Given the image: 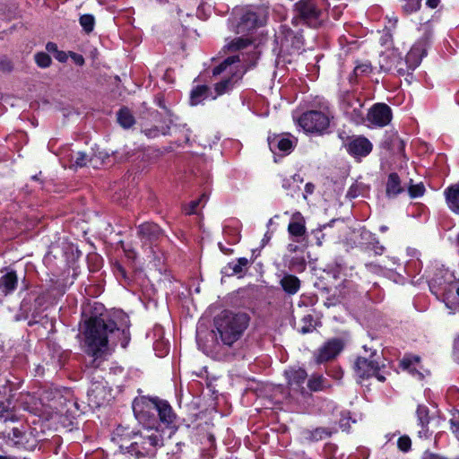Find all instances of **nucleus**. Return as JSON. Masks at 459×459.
Masks as SVG:
<instances>
[{
    "instance_id": "obj_1",
    "label": "nucleus",
    "mask_w": 459,
    "mask_h": 459,
    "mask_svg": "<svg viewBox=\"0 0 459 459\" xmlns=\"http://www.w3.org/2000/svg\"><path fill=\"white\" fill-rule=\"evenodd\" d=\"M84 345L87 354L94 358L92 363L108 351V338L119 333L115 321L108 316H91L84 323Z\"/></svg>"
},
{
    "instance_id": "obj_2",
    "label": "nucleus",
    "mask_w": 459,
    "mask_h": 459,
    "mask_svg": "<svg viewBox=\"0 0 459 459\" xmlns=\"http://www.w3.org/2000/svg\"><path fill=\"white\" fill-rule=\"evenodd\" d=\"M162 446V437L157 428H143L137 432L121 434L119 447L137 458L153 456L158 446Z\"/></svg>"
},
{
    "instance_id": "obj_3",
    "label": "nucleus",
    "mask_w": 459,
    "mask_h": 459,
    "mask_svg": "<svg viewBox=\"0 0 459 459\" xmlns=\"http://www.w3.org/2000/svg\"><path fill=\"white\" fill-rule=\"evenodd\" d=\"M250 317L244 312L223 310L214 318V326L223 345L231 347L244 334Z\"/></svg>"
},
{
    "instance_id": "obj_4",
    "label": "nucleus",
    "mask_w": 459,
    "mask_h": 459,
    "mask_svg": "<svg viewBox=\"0 0 459 459\" xmlns=\"http://www.w3.org/2000/svg\"><path fill=\"white\" fill-rule=\"evenodd\" d=\"M325 13L318 0H299L293 6L292 23L316 29L323 25Z\"/></svg>"
},
{
    "instance_id": "obj_5",
    "label": "nucleus",
    "mask_w": 459,
    "mask_h": 459,
    "mask_svg": "<svg viewBox=\"0 0 459 459\" xmlns=\"http://www.w3.org/2000/svg\"><path fill=\"white\" fill-rule=\"evenodd\" d=\"M268 15L267 8L264 6H249L240 17L237 25V33L249 34L255 29L264 26Z\"/></svg>"
},
{
    "instance_id": "obj_6",
    "label": "nucleus",
    "mask_w": 459,
    "mask_h": 459,
    "mask_svg": "<svg viewBox=\"0 0 459 459\" xmlns=\"http://www.w3.org/2000/svg\"><path fill=\"white\" fill-rule=\"evenodd\" d=\"M366 352L370 351L368 357H358L355 362V371L359 377L368 378L376 377L380 382H385V377L380 373L385 368V365L380 366L379 362L375 359L377 351H372L368 345L363 346Z\"/></svg>"
},
{
    "instance_id": "obj_7",
    "label": "nucleus",
    "mask_w": 459,
    "mask_h": 459,
    "mask_svg": "<svg viewBox=\"0 0 459 459\" xmlns=\"http://www.w3.org/2000/svg\"><path fill=\"white\" fill-rule=\"evenodd\" d=\"M47 303V297L45 295H29V297L23 299L21 304V310L24 314L25 318L30 319L29 325L40 323L46 316H42V313Z\"/></svg>"
},
{
    "instance_id": "obj_8",
    "label": "nucleus",
    "mask_w": 459,
    "mask_h": 459,
    "mask_svg": "<svg viewBox=\"0 0 459 459\" xmlns=\"http://www.w3.org/2000/svg\"><path fill=\"white\" fill-rule=\"evenodd\" d=\"M329 117L317 110L307 111L299 118V126L310 133H323L329 126Z\"/></svg>"
},
{
    "instance_id": "obj_9",
    "label": "nucleus",
    "mask_w": 459,
    "mask_h": 459,
    "mask_svg": "<svg viewBox=\"0 0 459 459\" xmlns=\"http://www.w3.org/2000/svg\"><path fill=\"white\" fill-rule=\"evenodd\" d=\"M70 163V167L75 169L86 166L98 169L104 164V158L101 156V153L97 155L93 152H76L71 154Z\"/></svg>"
},
{
    "instance_id": "obj_10",
    "label": "nucleus",
    "mask_w": 459,
    "mask_h": 459,
    "mask_svg": "<svg viewBox=\"0 0 459 459\" xmlns=\"http://www.w3.org/2000/svg\"><path fill=\"white\" fill-rule=\"evenodd\" d=\"M380 67L386 72L394 70L400 75L409 74V70L405 65V59H403L400 54L395 50H392L390 53L382 56Z\"/></svg>"
},
{
    "instance_id": "obj_11",
    "label": "nucleus",
    "mask_w": 459,
    "mask_h": 459,
    "mask_svg": "<svg viewBox=\"0 0 459 459\" xmlns=\"http://www.w3.org/2000/svg\"><path fill=\"white\" fill-rule=\"evenodd\" d=\"M391 119V108L384 103L374 105L368 113V120L377 126H386Z\"/></svg>"
},
{
    "instance_id": "obj_12",
    "label": "nucleus",
    "mask_w": 459,
    "mask_h": 459,
    "mask_svg": "<svg viewBox=\"0 0 459 459\" xmlns=\"http://www.w3.org/2000/svg\"><path fill=\"white\" fill-rule=\"evenodd\" d=\"M342 342L338 339H333L322 346L317 352L316 360L317 363H324L334 359L342 350Z\"/></svg>"
},
{
    "instance_id": "obj_13",
    "label": "nucleus",
    "mask_w": 459,
    "mask_h": 459,
    "mask_svg": "<svg viewBox=\"0 0 459 459\" xmlns=\"http://www.w3.org/2000/svg\"><path fill=\"white\" fill-rule=\"evenodd\" d=\"M137 233L144 244H152L162 236L161 229L152 222L141 224Z\"/></svg>"
},
{
    "instance_id": "obj_14",
    "label": "nucleus",
    "mask_w": 459,
    "mask_h": 459,
    "mask_svg": "<svg viewBox=\"0 0 459 459\" xmlns=\"http://www.w3.org/2000/svg\"><path fill=\"white\" fill-rule=\"evenodd\" d=\"M417 416L420 424L422 427V430L419 431L420 436L422 434L426 436L429 430V425L437 427L440 423V419L434 415H429L428 407L424 405H419L417 409Z\"/></svg>"
},
{
    "instance_id": "obj_15",
    "label": "nucleus",
    "mask_w": 459,
    "mask_h": 459,
    "mask_svg": "<svg viewBox=\"0 0 459 459\" xmlns=\"http://www.w3.org/2000/svg\"><path fill=\"white\" fill-rule=\"evenodd\" d=\"M426 54L425 44L417 42L405 56V65L410 71H413L421 62L423 56Z\"/></svg>"
},
{
    "instance_id": "obj_16",
    "label": "nucleus",
    "mask_w": 459,
    "mask_h": 459,
    "mask_svg": "<svg viewBox=\"0 0 459 459\" xmlns=\"http://www.w3.org/2000/svg\"><path fill=\"white\" fill-rule=\"evenodd\" d=\"M372 151L371 143L365 137H358L348 144V152L354 156L365 157Z\"/></svg>"
},
{
    "instance_id": "obj_17",
    "label": "nucleus",
    "mask_w": 459,
    "mask_h": 459,
    "mask_svg": "<svg viewBox=\"0 0 459 459\" xmlns=\"http://www.w3.org/2000/svg\"><path fill=\"white\" fill-rule=\"evenodd\" d=\"M250 260L246 257L238 258L236 262L229 263L222 270V273L227 276L238 275L242 277L246 274L249 265Z\"/></svg>"
},
{
    "instance_id": "obj_18",
    "label": "nucleus",
    "mask_w": 459,
    "mask_h": 459,
    "mask_svg": "<svg viewBox=\"0 0 459 459\" xmlns=\"http://www.w3.org/2000/svg\"><path fill=\"white\" fill-rule=\"evenodd\" d=\"M150 402L153 405V408L158 411L160 420L167 424H169L174 420V413L170 405L165 402L160 401L158 398H152Z\"/></svg>"
},
{
    "instance_id": "obj_19",
    "label": "nucleus",
    "mask_w": 459,
    "mask_h": 459,
    "mask_svg": "<svg viewBox=\"0 0 459 459\" xmlns=\"http://www.w3.org/2000/svg\"><path fill=\"white\" fill-rule=\"evenodd\" d=\"M404 188L401 185V179L397 173H391L386 182V195L390 198L396 197L403 193Z\"/></svg>"
},
{
    "instance_id": "obj_20",
    "label": "nucleus",
    "mask_w": 459,
    "mask_h": 459,
    "mask_svg": "<svg viewBox=\"0 0 459 459\" xmlns=\"http://www.w3.org/2000/svg\"><path fill=\"white\" fill-rule=\"evenodd\" d=\"M445 195L450 210L459 214V184L449 186L445 191Z\"/></svg>"
},
{
    "instance_id": "obj_21",
    "label": "nucleus",
    "mask_w": 459,
    "mask_h": 459,
    "mask_svg": "<svg viewBox=\"0 0 459 459\" xmlns=\"http://www.w3.org/2000/svg\"><path fill=\"white\" fill-rule=\"evenodd\" d=\"M280 284L283 290L289 295L296 294L300 288L299 279L292 274L284 275L280 281Z\"/></svg>"
},
{
    "instance_id": "obj_22",
    "label": "nucleus",
    "mask_w": 459,
    "mask_h": 459,
    "mask_svg": "<svg viewBox=\"0 0 459 459\" xmlns=\"http://www.w3.org/2000/svg\"><path fill=\"white\" fill-rule=\"evenodd\" d=\"M289 385L292 391L298 392L300 385L304 383L307 375L304 369L299 368L287 373Z\"/></svg>"
},
{
    "instance_id": "obj_23",
    "label": "nucleus",
    "mask_w": 459,
    "mask_h": 459,
    "mask_svg": "<svg viewBox=\"0 0 459 459\" xmlns=\"http://www.w3.org/2000/svg\"><path fill=\"white\" fill-rule=\"evenodd\" d=\"M17 282L16 273L14 272H8L0 278V291L7 295L16 288Z\"/></svg>"
},
{
    "instance_id": "obj_24",
    "label": "nucleus",
    "mask_w": 459,
    "mask_h": 459,
    "mask_svg": "<svg viewBox=\"0 0 459 459\" xmlns=\"http://www.w3.org/2000/svg\"><path fill=\"white\" fill-rule=\"evenodd\" d=\"M301 221L302 217L299 212H296L293 214L292 221H290L288 227L290 234L295 237H301L305 234L306 228Z\"/></svg>"
},
{
    "instance_id": "obj_25",
    "label": "nucleus",
    "mask_w": 459,
    "mask_h": 459,
    "mask_svg": "<svg viewBox=\"0 0 459 459\" xmlns=\"http://www.w3.org/2000/svg\"><path fill=\"white\" fill-rule=\"evenodd\" d=\"M268 142L271 149L277 147L280 151L284 152H290L293 148V142L286 137H269Z\"/></svg>"
},
{
    "instance_id": "obj_26",
    "label": "nucleus",
    "mask_w": 459,
    "mask_h": 459,
    "mask_svg": "<svg viewBox=\"0 0 459 459\" xmlns=\"http://www.w3.org/2000/svg\"><path fill=\"white\" fill-rule=\"evenodd\" d=\"M241 77H242V74L238 75L237 74H234L230 77H229V78H227L225 80H222L221 82L216 83L215 84V91H216L217 94L218 95H221V94L227 92L228 91H230V89H232L234 84L239 79H241Z\"/></svg>"
},
{
    "instance_id": "obj_27",
    "label": "nucleus",
    "mask_w": 459,
    "mask_h": 459,
    "mask_svg": "<svg viewBox=\"0 0 459 459\" xmlns=\"http://www.w3.org/2000/svg\"><path fill=\"white\" fill-rule=\"evenodd\" d=\"M117 121L124 128H129L135 123L133 114L126 107L120 108L117 112Z\"/></svg>"
},
{
    "instance_id": "obj_28",
    "label": "nucleus",
    "mask_w": 459,
    "mask_h": 459,
    "mask_svg": "<svg viewBox=\"0 0 459 459\" xmlns=\"http://www.w3.org/2000/svg\"><path fill=\"white\" fill-rule=\"evenodd\" d=\"M0 420L4 421H16L17 417L11 408V401L7 399L5 402L0 401Z\"/></svg>"
},
{
    "instance_id": "obj_29",
    "label": "nucleus",
    "mask_w": 459,
    "mask_h": 459,
    "mask_svg": "<svg viewBox=\"0 0 459 459\" xmlns=\"http://www.w3.org/2000/svg\"><path fill=\"white\" fill-rule=\"evenodd\" d=\"M209 88L205 85L197 86L191 92V103L192 105L198 104L203 99L207 97Z\"/></svg>"
},
{
    "instance_id": "obj_30",
    "label": "nucleus",
    "mask_w": 459,
    "mask_h": 459,
    "mask_svg": "<svg viewBox=\"0 0 459 459\" xmlns=\"http://www.w3.org/2000/svg\"><path fill=\"white\" fill-rule=\"evenodd\" d=\"M332 435V431L326 428H316L313 431L308 432L307 438L310 441H319L329 437Z\"/></svg>"
},
{
    "instance_id": "obj_31",
    "label": "nucleus",
    "mask_w": 459,
    "mask_h": 459,
    "mask_svg": "<svg viewBox=\"0 0 459 459\" xmlns=\"http://www.w3.org/2000/svg\"><path fill=\"white\" fill-rule=\"evenodd\" d=\"M253 39L251 38H244L239 37L233 39L228 46L230 51H237L246 48L247 45L251 44Z\"/></svg>"
},
{
    "instance_id": "obj_32",
    "label": "nucleus",
    "mask_w": 459,
    "mask_h": 459,
    "mask_svg": "<svg viewBox=\"0 0 459 459\" xmlns=\"http://www.w3.org/2000/svg\"><path fill=\"white\" fill-rule=\"evenodd\" d=\"M445 301L447 307L456 309L455 307H459V287H456L455 293L450 290L446 296Z\"/></svg>"
},
{
    "instance_id": "obj_33",
    "label": "nucleus",
    "mask_w": 459,
    "mask_h": 459,
    "mask_svg": "<svg viewBox=\"0 0 459 459\" xmlns=\"http://www.w3.org/2000/svg\"><path fill=\"white\" fill-rule=\"evenodd\" d=\"M238 61H239L238 56H231L227 57L221 64H220L219 65H217L216 67L213 68V70H212L213 75L221 74L222 72H224L226 70V68L229 65H230L236 62H238Z\"/></svg>"
},
{
    "instance_id": "obj_34",
    "label": "nucleus",
    "mask_w": 459,
    "mask_h": 459,
    "mask_svg": "<svg viewBox=\"0 0 459 459\" xmlns=\"http://www.w3.org/2000/svg\"><path fill=\"white\" fill-rule=\"evenodd\" d=\"M95 20L91 14H83L80 17V24L86 33L93 30Z\"/></svg>"
},
{
    "instance_id": "obj_35",
    "label": "nucleus",
    "mask_w": 459,
    "mask_h": 459,
    "mask_svg": "<svg viewBox=\"0 0 459 459\" xmlns=\"http://www.w3.org/2000/svg\"><path fill=\"white\" fill-rule=\"evenodd\" d=\"M307 386L311 391H320L325 387V379L322 376L313 377L308 380Z\"/></svg>"
},
{
    "instance_id": "obj_36",
    "label": "nucleus",
    "mask_w": 459,
    "mask_h": 459,
    "mask_svg": "<svg viewBox=\"0 0 459 459\" xmlns=\"http://www.w3.org/2000/svg\"><path fill=\"white\" fill-rule=\"evenodd\" d=\"M35 61L39 67L46 68L51 64L50 56L44 52H39L35 55Z\"/></svg>"
},
{
    "instance_id": "obj_37",
    "label": "nucleus",
    "mask_w": 459,
    "mask_h": 459,
    "mask_svg": "<svg viewBox=\"0 0 459 459\" xmlns=\"http://www.w3.org/2000/svg\"><path fill=\"white\" fill-rule=\"evenodd\" d=\"M408 192L411 198L421 196L425 192L424 185L422 183L411 185L408 188Z\"/></svg>"
},
{
    "instance_id": "obj_38",
    "label": "nucleus",
    "mask_w": 459,
    "mask_h": 459,
    "mask_svg": "<svg viewBox=\"0 0 459 459\" xmlns=\"http://www.w3.org/2000/svg\"><path fill=\"white\" fill-rule=\"evenodd\" d=\"M371 71H372V68H371L370 64H368V63L360 64V65H358L354 68L353 76L359 77V76H361L364 74H368L371 73Z\"/></svg>"
},
{
    "instance_id": "obj_39",
    "label": "nucleus",
    "mask_w": 459,
    "mask_h": 459,
    "mask_svg": "<svg viewBox=\"0 0 459 459\" xmlns=\"http://www.w3.org/2000/svg\"><path fill=\"white\" fill-rule=\"evenodd\" d=\"M306 267V261L304 257H293L290 262V268L301 272Z\"/></svg>"
},
{
    "instance_id": "obj_40",
    "label": "nucleus",
    "mask_w": 459,
    "mask_h": 459,
    "mask_svg": "<svg viewBox=\"0 0 459 459\" xmlns=\"http://www.w3.org/2000/svg\"><path fill=\"white\" fill-rule=\"evenodd\" d=\"M203 200H207V196L205 194H203L201 195V197L197 200H195V201H192L188 205L187 207H185V211H186V214H194L195 213V209L196 207L199 205V204L203 201Z\"/></svg>"
},
{
    "instance_id": "obj_41",
    "label": "nucleus",
    "mask_w": 459,
    "mask_h": 459,
    "mask_svg": "<svg viewBox=\"0 0 459 459\" xmlns=\"http://www.w3.org/2000/svg\"><path fill=\"white\" fill-rule=\"evenodd\" d=\"M397 446L399 449L403 452L409 451L411 446V438L408 436H403L399 437Z\"/></svg>"
},
{
    "instance_id": "obj_42",
    "label": "nucleus",
    "mask_w": 459,
    "mask_h": 459,
    "mask_svg": "<svg viewBox=\"0 0 459 459\" xmlns=\"http://www.w3.org/2000/svg\"><path fill=\"white\" fill-rule=\"evenodd\" d=\"M406 4L403 5V10L406 13H412L417 11L420 6L421 0H405Z\"/></svg>"
},
{
    "instance_id": "obj_43",
    "label": "nucleus",
    "mask_w": 459,
    "mask_h": 459,
    "mask_svg": "<svg viewBox=\"0 0 459 459\" xmlns=\"http://www.w3.org/2000/svg\"><path fill=\"white\" fill-rule=\"evenodd\" d=\"M169 129H170V126L167 125L165 126H161L160 129L158 127L147 129V130H145V134L149 136H156L157 135L156 132L160 131L162 134L166 135L169 133Z\"/></svg>"
},
{
    "instance_id": "obj_44",
    "label": "nucleus",
    "mask_w": 459,
    "mask_h": 459,
    "mask_svg": "<svg viewBox=\"0 0 459 459\" xmlns=\"http://www.w3.org/2000/svg\"><path fill=\"white\" fill-rule=\"evenodd\" d=\"M13 66L12 62L7 58L0 59V70L3 72L10 73L13 70Z\"/></svg>"
},
{
    "instance_id": "obj_45",
    "label": "nucleus",
    "mask_w": 459,
    "mask_h": 459,
    "mask_svg": "<svg viewBox=\"0 0 459 459\" xmlns=\"http://www.w3.org/2000/svg\"><path fill=\"white\" fill-rule=\"evenodd\" d=\"M419 361H420V357H418V356H414L412 358H403V360L401 361V366L404 369H409L411 365L413 362H419Z\"/></svg>"
},
{
    "instance_id": "obj_46",
    "label": "nucleus",
    "mask_w": 459,
    "mask_h": 459,
    "mask_svg": "<svg viewBox=\"0 0 459 459\" xmlns=\"http://www.w3.org/2000/svg\"><path fill=\"white\" fill-rule=\"evenodd\" d=\"M70 56H72V58L77 65H82L84 64V58L82 55H79V54H76L74 52H70Z\"/></svg>"
},
{
    "instance_id": "obj_47",
    "label": "nucleus",
    "mask_w": 459,
    "mask_h": 459,
    "mask_svg": "<svg viewBox=\"0 0 459 459\" xmlns=\"http://www.w3.org/2000/svg\"><path fill=\"white\" fill-rule=\"evenodd\" d=\"M55 57L59 61V62H65L66 59H67V55L65 52L64 51H56V53L55 54Z\"/></svg>"
},
{
    "instance_id": "obj_48",
    "label": "nucleus",
    "mask_w": 459,
    "mask_h": 459,
    "mask_svg": "<svg viewBox=\"0 0 459 459\" xmlns=\"http://www.w3.org/2000/svg\"><path fill=\"white\" fill-rule=\"evenodd\" d=\"M46 49L49 52V53H53L54 55L56 53V51H58L57 49V46L56 43L54 42H48L47 45H46Z\"/></svg>"
},
{
    "instance_id": "obj_49",
    "label": "nucleus",
    "mask_w": 459,
    "mask_h": 459,
    "mask_svg": "<svg viewBox=\"0 0 459 459\" xmlns=\"http://www.w3.org/2000/svg\"><path fill=\"white\" fill-rule=\"evenodd\" d=\"M439 2H440V0H426V4L429 8L434 9V8L437 7Z\"/></svg>"
},
{
    "instance_id": "obj_50",
    "label": "nucleus",
    "mask_w": 459,
    "mask_h": 459,
    "mask_svg": "<svg viewBox=\"0 0 459 459\" xmlns=\"http://www.w3.org/2000/svg\"><path fill=\"white\" fill-rule=\"evenodd\" d=\"M451 425L453 432L457 436L459 433V423H455L454 420H451Z\"/></svg>"
},
{
    "instance_id": "obj_51",
    "label": "nucleus",
    "mask_w": 459,
    "mask_h": 459,
    "mask_svg": "<svg viewBox=\"0 0 459 459\" xmlns=\"http://www.w3.org/2000/svg\"><path fill=\"white\" fill-rule=\"evenodd\" d=\"M313 188H314V186H313L311 183H307V184L306 185V191H307V193H310V194H311V193L313 192Z\"/></svg>"
},
{
    "instance_id": "obj_52",
    "label": "nucleus",
    "mask_w": 459,
    "mask_h": 459,
    "mask_svg": "<svg viewBox=\"0 0 459 459\" xmlns=\"http://www.w3.org/2000/svg\"><path fill=\"white\" fill-rule=\"evenodd\" d=\"M297 249H298V246H296V245L290 244V245L288 246V250H289L290 252H296V251H297Z\"/></svg>"
},
{
    "instance_id": "obj_53",
    "label": "nucleus",
    "mask_w": 459,
    "mask_h": 459,
    "mask_svg": "<svg viewBox=\"0 0 459 459\" xmlns=\"http://www.w3.org/2000/svg\"><path fill=\"white\" fill-rule=\"evenodd\" d=\"M134 414L139 420H142L143 418V412H138L136 408L134 407Z\"/></svg>"
},
{
    "instance_id": "obj_54",
    "label": "nucleus",
    "mask_w": 459,
    "mask_h": 459,
    "mask_svg": "<svg viewBox=\"0 0 459 459\" xmlns=\"http://www.w3.org/2000/svg\"><path fill=\"white\" fill-rule=\"evenodd\" d=\"M13 433L15 437H21L22 436V433L18 429H13Z\"/></svg>"
},
{
    "instance_id": "obj_55",
    "label": "nucleus",
    "mask_w": 459,
    "mask_h": 459,
    "mask_svg": "<svg viewBox=\"0 0 459 459\" xmlns=\"http://www.w3.org/2000/svg\"><path fill=\"white\" fill-rule=\"evenodd\" d=\"M347 195L350 196V197H356L357 195H356L355 191H353V187L350 188Z\"/></svg>"
},
{
    "instance_id": "obj_56",
    "label": "nucleus",
    "mask_w": 459,
    "mask_h": 459,
    "mask_svg": "<svg viewBox=\"0 0 459 459\" xmlns=\"http://www.w3.org/2000/svg\"><path fill=\"white\" fill-rule=\"evenodd\" d=\"M121 272H119L120 275L124 278H126V272L123 269H120Z\"/></svg>"
},
{
    "instance_id": "obj_57",
    "label": "nucleus",
    "mask_w": 459,
    "mask_h": 459,
    "mask_svg": "<svg viewBox=\"0 0 459 459\" xmlns=\"http://www.w3.org/2000/svg\"><path fill=\"white\" fill-rule=\"evenodd\" d=\"M456 102H457V104L459 105V91H458V92H457V94H456Z\"/></svg>"
},
{
    "instance_id": "obj_58",
    "label": "nucleus",
    "mask_w": 459,
    "mask_h": 459,
    "mask_svg": "<svg viewBox=\"0 0 459 459\" xmlns=\"http://www.w3.org/2000/svg\"><path fill=\"white\" fill-rule=\"evenodd\" d=\"M0 459H10V458H8L6 456L0 455Z\"/></svg>"
},
{
    "instance_id": "obj_59",
    "label": "nucleus",
    "mask_w": 459,
    "mask_h": 459,
    "mask_svg": "<svg viewBox=\"0 0 459 459\" xmlns=\"http://www.w3.org/2000/svg\"><path fill=\"white\" fill-rule=\"evenodd\" d=\"M270 239V237H267V235H264V240Z\"/></svg>"
},
{
    "instance_id": "obj_60",
    "label": "nucleus",
    "mask_w": 459,
    "mask_h": 459,
    "mask_svg": "<svg viewBox=\"0 0 459 459\" xmlns=\"http://www.w3.org/2000/svg\"><path fill=\"white\" fill-rule=\"evenodd\" d=\"M270 239V237H267V235H264V240Z\"/></svg>"
},
{
    "instance_id": "obj_61",
    "label": "nucleus",
    "mask_w": 459,
    "mask_h": 459,
    "mask_svg": "<svg viewBox=\"0 0 459 459\" xmlns=\"http://www.w3.org/2000/svg\"><path fill=\"white\" fill-rule=\"evenodd\" d=\"M270 239V237H267V235H264V240Z\"/></svg>"
},
{
    "instance_id": "obj_62",
    "label": "nucleus",
    "mask_w": 459,
    "mask_h": 459,
    "mask_svg": "<svg viewBox=\"0 0 459 459\" xmlns=\"http://www.w3.org/2000/svg\"><path fill=\"white\" fill-rule=\"evenodd\" d=\"M32 178H33V179H38V176H37V175H36V176H33V177H32Z\"/></svg>"
},
{
    "instance_id": "obj_63",
    "label": "nucleus",
    "mask_w": 459,
    "mask_h": 459,
    "mask_svg": "<svg viewBox=\"0 0 459 459\" xmlns=\"http://www.w3.org/2000/svg\"><path fill=\"white\" fill-rule=\"evenodd\" d=\"M457 242H458V244H459V234H458V237H457Z\"/></svg>"
},
{
    "instance_id": "obj_64",
    "label": "nucleus",
    "mask_w": 459,
    "mask_h": 459,
    "mask_svg": "<svg viewBox=\"0 0 459 459\" xmlns=\"http://www.w3.org/2000/svg\"><path fill=\"white\" fill-rule=\"evenodd\" d=\"M438 459H447V458H445V457H439Z\"/></svg>"
}]
</instances>
